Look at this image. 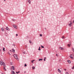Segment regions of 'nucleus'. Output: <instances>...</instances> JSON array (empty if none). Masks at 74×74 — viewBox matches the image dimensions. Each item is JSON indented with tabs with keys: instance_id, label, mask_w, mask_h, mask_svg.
Listing matches in <instances>:
<instances>
[{
	"instance_id": "obj_1",
	"label": "nucleus",
	"mask_w": 74,
	"mask_h": 74,
	"mask_svg": "<svg viewBox=\"0 0 74 74\" xmlns=\"http://www.w3.org/2000/svg\"><path fill=\"white\" fill-rule=\"evenodd\" d=\"M14 56L17 60H19V59L18 58V55H17V54H14Z\"/></svg>"
},
{
	"instance_id": "obj_2",
	"label": "nucleus",
	"mask_w": 74,
	"mask_h": 74,
	"mask_svg": "<svg viewBox=\"0 0 74 74\" xmlns=\"http://www.w3.org/2000/svg\"><path fill=\"white\" fill-rule=\"evenodd\" d=\"M69 26L70 27H71V26H72V24H73V23L71 22V21H70V22H69Z\"/></svg>"
},
{
	"instance_id": "obj_3",
	"label": "nucleus",
	"mask_w": 74,
	"mask_h": 74,
	"mask_svg": "<svg viewBox=\"0 0 74 74\" xmlns=\"http://www.w3.org/2000/svg\"><path fill=\"white\" fill-rule=\"evenodd\" d=\"M4 63V62L3 61H0V64L1 65H2L3 63Z\"/></svg>"
},
{
	"instance_id": "obj_4",
	"label": "nucleus",
	"mask_w": 74,
	"mask_h": 74,
	"mask_svg": "<svg viewBox=\"0 0 74 74\" xmlns=\"http://www.w3.org/2000/svg\"><path fill=\"white\" fill-rule=\"evenodd\" d=\"M73 56V55L72 54L70 56V58H71V59H73L74 58L72 56Z\"/></svg>"
},
{
	"instance_id": "obj_5",
	"label": "nucleus",
	"mask_w": 74,
	"mask_h": 74,
	"mask_svg": "<svg viewBox=\"0 0 74 74\" xmlns=\"http://www.w3.org/2000/svg\"><path fill=\"white\" fill-rule=\"evenodd\" d=\"M59 48L60 49H61V50H64V48H63L61 47H60Z\"/></svg>"
},
{
	"instance_id": "obj_6",
	"label": "nucleus",
	"mask_w": 74,
	"mask_h": 74,
	"mask_svg": "<svg viewBox=\"0 0 74 74\" xmlns=\"http://www.w3.org/2000/svg\"><path fill=\"white\" fill-rule=\"evenodd\" d=\"M14 67H15V66H14L12 67V69L13 70H15V69L14 68Z\"/></svg>"
},
{
	"instance_id": "obj_7",
	"label": "nucleus",
	"mask_w": 74,
	"mask_h": 74,
	"mask_svg": "<svg viewBox=\"0 0 74 74\" xmlns=\"http://www.w3.org/2000/svg\"><path fill=\"white\" fill-rule=\"evenodd\" d=\"M13 27L15 28V29H17V27H16V26L15 25H13Z\"/></svg>"
},
{
	"instance_id": "obj_8",
	"label": "nucleus",
	"mask_w": 74,
	"mask_h": 74,
	"mask_svg": "<svg viewBox=\"0 0 74 74\" xmlns=\"http://www.w3.org/2000/svg\"><path fill=\"white\" fill-rule=\"evenodd\" d=\"M15 72H14V71H12V74H15Z\"/></svg>"
},
{
	"instance_id": "obj_9",
	"label": "nucleus",
	"mask_w": 74,
	"mask_h": 74,
	"mask_svg": "<svg viewBox=\"0 0 74 74\" xmlns=\"http://www.w3.org/2000/svg\"><path fill=\"white\" fill-rule=\"evenodd\" d=\"M28 2L29 4L31 3V1L30 0H28Z\"/></svg>"
},
{
	"instance_id": "obj_10",
	"label": "nucleus",
	"mask_w": 74,
	"mask_h": 74,
	"mask_svg": "<svg viewBox=\"0 0 74 74\" xmlns=\"http://www.w3.org/2000/svg\"><path fill=\"white\" fill-rule=\"evenodd\" d=\"M6 30H10V29H8V27H6Z\"/></svg>"
},
{
	"instance_id": "obj_11",
	"label": "nucleus",
	"mask_w": 74,
	"mask_h": 74,
	"mask_svg": "<svg viewBox=\"0 0 74 74\" xmlns=\"http://www.w3.org/2000/svg\"><path fill=\"white\" fill-rule=\"evenodd\" d=\"M2 64L4 66V67H5V63H4V62Z\"/></svg>"
},
{
	"instance_id": "obj_12",
	"label": "nucleus",
	"mask_w": 74,
	"mask_h": 74,
	"mask_svg": "<svg viewBox=\"0 0 74 74\" xmlns=\"http://www.w3.org/2000/svg\"><path fill=\"white\" fill-rule=\"evenodd\" d=\"M12 51L13 52H15V49H12Z\"/></svg>"
},
{
	"instance_id": "obj_13",
	"label": "nucleus",
	"mask_w": 74,
	"mask_h": 74,
	"mask_svg": "<svg viewBox=\"0 0 74 74\" xmlns=\"http://www.w3.org/2000/svg\"><path fill=\"white\" fill-rule=\"evenodd\" d=\"M58 71H59V73H61V71L59 69H58Z\"/></svg>"
},
{
	"instance_id": "obj_14",
	"label": "nucleus",
	"mask_w": 74,
	"mask_h": 74,
	"mask_svg": "<svg viewBox=\"0 0 74 74\" xmlns=\"http://www.w3.org/2000/svg\"><path fill=\"white\" fill-rule=\"evenodd\" d=\"M3 69L4 70H5V71H6V69H5V66L3 67Z\"/></svg>"
},
{
	"instance_id": "obj_15",
	"label": "nucleus",
	"mask_w": 74,
	"mask_h": 74,
	"mask_svg": "<svg viewBox=\"0 0 74 74\" xmlns=\"http://www.w3.org/2000/svg\"><path fill=\"white\" fill-rule=\"evenodd\" d=\"M1 30L3 32V31H4V28H2L1 29Z\"/></svg>"
},
{
	"instance_id": "obj_16",
	"label": "nucleus",
	"mask_w": 74,
	"mask_h": 74,
	"mask_svg": "<svg viewBox=\"0 0 74 74\" xmlns=\"http://www.w3.org/2000/svg\"><path fill=\"white\" fill-rule=\"evenodd\" d=\"M32 68L33 70H34V69H35V67H34V66H33L32 67Z\"/></svg>"
},
{
	"instance_id": "obj_17",
	"label": "nucleus",
	"mask_w": 74,
	"mask_h": 74,
	"mask_svg": "<svg viewBox=\"0 0 74 74\" xmlns=\"http://www.w3.org/2000/svg\"><path fill=\"white\" fill-rule=\"evenodd\" d=\"M68 62L69 63H70V61L69 60H68Z\"/></svg>"
},
{
	"instance_id": "obj_18",
	"label": "nucleus",
	"mask_w": 74,
	"mask_h": 74,
	"mask_svg": "<svg viewBox=\"0 0 74 74\" xmlns=\"http://www.w3.org/2000/svg\"><path fill=\"white\" fill-rule=\"evenodd\" d=\"M3 51H5V48H4V47L3 49Z\"/></svg>"
},
{
	"instance_id": "obj_19",
	"label": "nucleus",
	"mask_w": 74,
	"mask_h": 74,
	"mask_svg": "<svg viewBox=\"0 0 74 74\" xmlns=\"http://www.w3.org/2000/svg\"><path fill=\"white\" fill-rule=\"evenodd\" d=\"M68 46L69 47H70V45L69 44L68 45Z\"/></svg>"
},
{
	"instance_id": "obj_20",
	"label": "nucleus",
	"mask_w": 74,
	"mask_h": 74,
	"mask_svg": "<svg viewBox=\"0 0 74 74\" xmlns=\"http://www.w3.org/2000/svg\"><path fill=\"white\" fill-rule=\"evenodd\" d=\"M40 47H39V48L38 49V50H39V51H40L41 50V49H40Z\"/></svg>"
},
{
	"instance_id": "obj_21",
	"label": "nucleus",
	"mask_w": 74,
	"mask_h": 74,
	"mask_svg": "<svg viewBox=\"0 0 74 74\" xmlns=\"http://www.w3.org/2000/svg\"><path fill=\"white\" fill-rule=\"evenodd\" d=\"M42 48H44V46H42V45H41Z\"/></svg>"
},
{
	"instance_id": "obj_22",
	"label": "nucleus",
	"mask_w": 74,
	"mask_h": 74,
	"mask_svg": "<svg viewBox=\"0 0 74 74\" xmlns=\"http://www.w3.org/2000/svg\"><path fill=\"white\" fill-rule=\"evenodd\" d=\"M42 60V59H39V61H40V60Z\"/></svg>"
},
{
	"instance_id": "obj_23",
	"label": "nucleus",
	"mask_w": 74,
	"mask_h": 74,
	"mask_svg": "<svg viewBox=\"0 0 74 74\" xmlns=\"http://www.w3.org/2000/svg\"><path fill=\"white\" fill-rule=\"evenodd\" d=\"M8 54H9V55H11V54H10V53H9V52H8Z\"/></svg>"
},
{
	"instance_id": "obj_24",
	"label": "nucleus",
	"mask_w": 74,
	"mask_h": 74,
	"mask_svg": "<svg viewBox=\"0 0 74 74\" xmlns=\"http://www.w3.org/2000/svg\"><path fill=\"white\" fill-rule=\"evenodd\" d=\"M19 73V72L18 71V72H16V74H18Z\"/></svg>"
},
{
	"instance_id": "obj_25",
	"label": "nucleus",
	"mask_w": 74,
	"mask_h": 74,
	"mask_svg": "<svg viewBox=\"0 0 74 74\" xmlns=\"http://www.w3.org/2000/svg\"><path fill=\"white\" fill-rule=\"evenodd\" d=\"M66 74H69V73H68V72H66L65 73Z\"/></svg>"
},
{
	"instance_id": "obj_26",
	"label": "nucleus",
	"mask_w": 74,
	"mask_h": 74,
	"mask_svg": "<svg viewBox=\"0 0 74 74\" xmlns=\"http://www.w3.org/2000/svg\"><path fill=\"white\" fill-rule=\"evenodd\" d=\"M62 39H64V37L63 36L62 37Z\"/></svg>"
},
{
	"instance_id": "obj_27",
	"label": "nucleus",
	"mask_w": 74,
	"mask_h": 74,
	"mask_svg": "<svg viewBox=\"0 0 74 74\" xmlns=\"http://www.w3.org/2000/svg\"><path fill=\"white\" fill-rule=\"evenodd\" d=\"M40 37H42V35L41 34H40Z\"/></svg>"
},
{
	"instance_id": "obj_28",
	"label": "nucleus",
	"mask_w": 74,
	"mask_h": 74,
	"mask_svg": "<svg viewBox=\"0 0 74 74\" xmlns=\"http://www.w3.org/2000/svg\"><path fill=\"white\" fill-rule=\"evenodd\" d=\"M34 61H33L32 60V61H31V62H32V63H33V62H34Z\"/></svg>"
},
{
	"instance_id": "obj_29",
	"label": "nucleus",
	"mask_w": 74,
	"mask_h": 74,
	"mask_svg": "<svg viewBox=\"0 0 74 74\" xmlns=\"http://www.w3.org/2000/svg\"><path fill=\"white\" fill-rule=\"evenodd\" d=\"M27 66V65H26V64H25V66L26 67V66Z\"/></svg>"
},
{
	"instance_id": "obj_30",
	"label": "nucleus",
	"mask_w": 74,
	"mask_h": 74,
	"mask_svg": "<svg viewBox=\"0 0 74 74\" xmlns=\"http://www.w3.org/2000/svg\"><path fill=\"white\" fill-rule=\"evenodd\" d=\"M12 20L13 21H15V20H14V19H12Z\"/></svg>"
},
{
	"instance_id": "obj_31",
	"label": "nucleus",
	"mask_w": 74,
	"mask_h": 74,
	"mask_svg": "<svg viewBox=\"0 0 74 74\" xmlns=\"http://www.w3.org/2000/svg\"><path fill=\"white\" fill-rule=\"evenodd\" d=\"M29 42L30 43H31V42H31V40H29Z\"/></svg>"
},
{
	"instance_id": "obj_32",
	"label": "nucleus",
	"mask_w": 74,
	"mask_h": 74,
	"mask_svg": "<svg viewBox=\"0 0 74 74\" xmlns=\"http://www.w3.org/2000/svg\"><path fill=\"white\" fill-rule=\"evenodd\" d=\"M64 70L65 71H66V69H64Z\"/></svg>"
},
{
	"instance_id": "obj_33",
	"label": "nucleus",
	"mask_w": 74,
	"mask_h": 74,
	"mask_svg": "<svg viewBox=\"0 0 74 74\" xmlns=\"http://www.w3.org/2000/svg\"><path fill=\"white\" fill-rule=\"evenodd\" d=\"M10 52H12V51L11 50H10Z\"/></svg>"
},
{
	"instance_id": "obj_34",
	"label": "nucleus",
	"mask_w": 74,
	"mask_h": 74,
	"mask_svg": "<svg viewBox=\"0 0 74 74\" xmlns=\"http://www.w3.org/2000/svg\"><path fill=\"white\" fill-rule=\"evenodd\" d=\"M16 36H18V34H16Z\"/></svg>"
},
{
	"instance_id": "obj_35",
	"label": "nucleus",
	"mask_w": 74,
	"mask_h": 74,
	"mask_svg": "<svg viewBox=\"0 0 74 74\" xmlns=\"http://www.w3.org/2000/svg\"><path fill=\"white\" fill-rule=\"evenodd\" d=\"M44 61H45V59H44Z\"/></svg>"
},
{
	"instance_id": "obj_36",
	"label": "nucleus",
	"mask_w": 74,
	"mask_h": 74,
	"mask_svg": "<svg viewBox=\"0 0 74 74\" xmlns=\"http://www.w3.org/2000/svg\"><path fill=\"white\" fill-rule=\"evenodd\" d=\"M13 46H15V44H13Z\"/></svg>"
},
{
	"instance_id": "obj_37",
	"label": "nucleus",
	"mask_w": 74,
	"mask_h": 74,
	"mask_svg": "<svg viewBox=\"0 0 74 74\" xmlns=\"http://www.w3.org/2000/svg\"><path fill=\"white\" fill-rule=\"evenodd\" d=\"M44 59H46V57H45V58H44Z\"/></svg>"
},
{
	"instance_id": "obj_38",
	"label": "nucleus",
	"mask_w": 74,
	"mask_h": 74,
	"mask_svg": "<svg viewBox=\"0 0 74 74\" xmlns=\"http://www.w3.org/2000/svg\"><path fill=\"white\" fill-rule=\"evenodd\" d=\"M56 56H58V54H56Z\"/></svg>"
},
{
	"instance_id": "obj_39",
	"label": "nucleus",
	"mask_w": 74,
	"mask_h": 74,
	"mask_svg": "<svg viewBox=\"0 0 74 74\" xmlns=\"http://www.w3.org/2000/svg\"><path fill=\"white\" fill-rule=\"evenodd\" d=\"M25 47H27V46H25Z\"/></svg>"
},
{
	"instance_id": "obj_40",
	"label": "nucleus",
	"mask_w": 74,
	"mask_h": 74,
	"mask_svg": "<svg viewBox=\"0 0 74 74\" xmlns=\"http://www.w3.org/2000/svg\"><path fill=\"white\" fill-rule=\"evenodd\" d=\"M33 61L34 62V61H35V60H33Z\"/></svg>"
},
{
	"instance_id": "obj_41",
	"label": "nucleus",
	"mask_w": 74,
	"mask_h": 74,
	"mask_svg": "<svg viewBox=\"0 0 74 74\" xmlns=\"http://www.w3.org/2000/svg\"><path fill=\"white\" fill-rule=\"evenodd\" d=\"M4 1H5V0H4Z\"/></svg>"
},
{
	"instance_id": "obj_42",
	"label": "nucleus",
	"mask_w": 74,
	"mask_h": 74,
	"mask_svg": "<svg viewBox=\"0 0 74 74\" xmlns=\"http://www.w3.org/2000/svg\"><path fill=\"white\" fill-rule=\"evenodd\" d=\"M25 73H26V71H25Z\"/></svg>"
},
{
	"instance_id": "obj_43",
	"label": "nucleus",
	"mask_w": 74,
	"mask_h": 74,
	"mask_svg": "<svg viewBox=\"0 0 74 74\" xmlns=\"http://www.w3.org/2000/svg\"><path fill=\"white\" fill-rule=\"evenodd\" d=\"M0 51H1V49H0Z\"/></svg>"
},
{
	"instance_id": "obj_44",
	"label": "nucleus",
	"mask_w": 74,
	"mask_h": 74,
	"mask_svg": "<svg viewBox=\"0 0 74 74\" xmlns=\"http://www.w3.org/2000/svg\"><path fill=\"white\" fill-rule=\"evenodd\" d=\"M45 29H46V28H45Z\"/></svg>"
},
{
	"instance_id": "obj_45",
	"label": "nucleus",
	"mask_w": 74,
	"mask_h": 74,
	"mask_svg": "<svg viewBox=\"0 0 74 74\" xmlns=\"http://www.w3.org/2000/svg\"><path fill=\"white\" fill-rule=\"evenodd\" d=\"M24 53H25V52H24Z\"/></svg>"
}]
</instances>
